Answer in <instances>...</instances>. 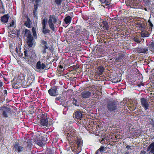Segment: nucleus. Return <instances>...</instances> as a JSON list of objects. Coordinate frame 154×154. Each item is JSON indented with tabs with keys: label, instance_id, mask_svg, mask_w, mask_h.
Returning a JSON list of instances; mask_svg holds the SVG:
<instances>
[{
	"label": "nucleus",
	"instance_id": "nucleus-11",
	"mask_svg": "<svg viewBox=\"0 0 154 154\" xmlns=\"http://www.w3.org/2000/svg\"><path fill=\"white\" fill-rule=\"evenodd\" d=\"M58 87L57 86L51 87L48 92L49 95L51 96L56 97L59 94Z\"/></svg>",
	"mask_w": 154,
	"mask_h": 154
},
{
	"label": "nucleus",
	"instance_id": "nucleus-2",
	"mask_svg": "<svg viewBox=\"0 0 154 154\" xmlns=\"http://www.w3.org/2000/svg\"><path fill=\"white\" fill-rule=\"evenodd\" d=\"M118 102L116 101H112L107 103L106 107L108 111L113 113L115 112H119Z\"/></svg>",
	"mask_w": 154,
	"mask_h": 154
},
{
	"label": "nucleus",
	"instance_id": "nucleus-44",
	"mask_svg": "<svg viewBox=\"0 0 154 154\" xmlns=\"http://www.w3.org/2000/svg\"><path fill=\"white\" fill-rule=\"evenodd\" d=\"M42 32L45 34L47 33H50V30L48 29H46V28L45 29H43L42 31Z\"/></svg>",
	"mask_w": 154,
	"mask_h": 154
},
{
	"label": "nucleus",
	"instance_id": "nucleus-33",
	"mask_svg": "<svg viewBox=\"0 0 154 154\" xmlns=\"http://www.w3.org/2000/svg\"><path fill=\"white\" fill-rule=\"evenodd\" d=\"M64 20V22L66 24H69L71 23L72 18L70 16H68L67 17H65Z\"/></svg>",
	"mask_w": 154,
	"mask_h": 154
},
{
	"label": "nucleus",
	"instance_id": "nucleus-46",
	"mask_svg": "<svg viewBox=\"0 0 154 154\" xmlns=\"http://www.w3.org/2000/svg\"><path fill=\"white\" fill-rule=\"evenodd\" d=\"M48 122H49V125H52L53 124V121L52 119L49 118V117L48 118Z\"/></svg>",
	"mask_w": 154,
	"mask_h": 154
},
{
	"label": "nucleus",
	"instance_id": "nucleus-49",
	"mask_svg": "<svg viewBox=\"0 0 154 154\" xmlns=\"http://www.w3.org/2000/svg\"><path fill=\"white\" fill-rule=\"evenodd\" d=\"M14 21L13 20L11 22L10 26L11 27H14Z\"/></svg>",
	"mask_w": 154,
	"mask_h": 154
},
{
	"label": "nucleus",
	"instance_id": "nucleus-22",
	"mask_svg": "<svg viewBox=\"0 0 154 154\" xmlns=\"http://www.w3.org/2000/svg\"><path fill=\"white\" fill-rule=\"evenodd\" d=\"M73 116L75 119H80L82 117V114L81 111L77 110L74 113Z\"/></svg>",
	"mask_w": 154,
	"mask_h": 154
},
{
	"label": "nucleus",
	"instance_id": "nucleus-63",
	"mask_svg": "<svg viewBox=\"0 0 154 154\" xmlns=\"http://www.w3.org/2000/svg\"><path fill=\"white\" fill-rule=\"evenodd\" d=\"M146 153V151H142L141 152V153L142 154H145Z\"/></svg>",
	"mask_w": 154,
	"mask_h": 154
},
{
	"label": "nucleus",
	"instance_id": "nucleus-42",
	"mask_svg": "<svg viewBox=\"0 0 154 154\" xmlns=\"http://www.w3.org/2000/svg\"><path fill=\"white\" fill-rule=\"evenodd\" d=\"M63 0H54V3L57 6L60 5L62 3Z\"/></svg>",
	"mask_w": 154,
	"mask_h": 154
},
{
	"label": "nucleus",
	"instance_id": "nucleus-55",
	"mask_svg": "<svg viewBox=\"0 0 154 154\" xmlns=\"http://www.w3.org/2000/svg\"><path fill=\"white\" fill-rule=\"evenodd\" d=\"M60 99H61V97H57L55 98L56 101H59Z\"/></svg>",
	"mask_w": 154,
	"mask_h": 154
},
{
	"label": "nucleus",
	"instance_id": "nucleus-59",
	"mask_svg": "<svg viewBox=\"0 0 154 154\" xmlns=\"http://www.w3.org/2000/svg\"><path fill=\"white\" fill-rule=\"evenodd\" d=\"M58 73L60 75H63V73L62 70L61 71L58 70Z\"/></svg>",
	"mask_w": 154,
	"mask_h": 154
},
{
	"label": "nucleus",
	"instance_id": "nucleus-9",
	"mask_svg": "<svg viewBox=\"0 0 154 154\" xmlns=\"http://www.w3.org/2000/svg\"><path fill=\"white\" fill-rule=\"evenodd\" d=\"M40 43L43 48V50L42 53L43 54H45L47 52V50H50L51 51V48L49 47L47 41L43 39H41L40 41Z\"/></svg>",
	"mask_w": 154,
	"mask_h": 154
},
{
	"label": "nucleus",
	"instance_id": "nucleus-62",
	"mask_svg": "<svg viewBox=\"0 0 154 154\" xmlns=\"http://www.w3.org/2000/svg\"><path fill=\"white\" fill-rule=\"evenodd\" d=\"M131 146H129V145H127L126 146V148L128 149H131Z\"/></svg>",
	"mask_w": 154,
	"mask_h": 154
},
{
	"label": "nucleus",
	"instance_id": "nucleus-20",
	"mask_svg": "<svg viewBox=\"0 0 154 154\" xmlns=\"http://www.w3.org/2000/svg\"><path fill=\"white\" fill-rule=\"evenodd\" d=\"M90 92L88 91H84L81 93V95L82 98H88L91 95Z\"/></svg>",
	"mask_w": 154,
	"mask_h": 154
},
{
	"label": "nucleus",
	"instance_id": "nucleus-61",
	"mask_svg": "<svg viewBox=\"0 0 154 154\" xmlns=\"http://www.w3.org/2000/svg\"><path fill=\"white\" fill-rule=\"evenodd\" d=\"M3 84V82L2 81H0V88L2 87Z\"/></svg>",
	"mask_w": 154,
	"mask_h": 154
},
{
	"label": "nucleus",
	"instance_id": "nucleus-36",
	"mask_svg": "<svg viewBox=\"0 0 154 154\" xmlns=\"http://www.w3.org/2000/svg\"><path fill=\"white\" fill-rule=\"evenodd\" d=\"M148 149V150L150 149L151 152H154V142L150 144Z\"/></svg>",
	"mask_w": 154,
	"mask_h": 154
},
{
	"label": "nucleus",
	"instance_id": "nucleus-23",
	"mask_svg": "<svg viewBox=\"0 0 154 154\" xmlns=\"http://www.w3.org/2000/svg\"><path fill=\"white\" fill-rule=\"evenodd\" d=\"M9 17V16L8 14L4 15L3 16L1 17V21L5 23H7L8 21Z\"/></svg>",
	"mask_w": 154,
	"mask_h": 154
},
{
	"label": "nucleus",
	"instance_id": "nucleus-12",
	"mask_svg": "<svg viewBox=\"0 0 154 154\" xmlns=\"http://www.w3.org/2000/svg\"><path fill=\"white\" fill-rule=\"evenodd\" d=\"M125 54L126 53L124 52L118 53L115 57L114 59L116 61H121L125 58Z\"/></svg>",
	"mask_w": 154,
	"mask_h": 154
},
{
	"label": "nucleus",
	"instance_id": "nucleus-50",
	"mask_svg": "<svg viewBox=\"0 0 154 154\" xmlns=\"http://www.w3.org/2000/svg\"><path fill=\"white\" fill-rule=\"evenodd\" d=\"M20 30H17V37H18L20 36Z\"/></svg>",
	"mask_w": 154,
	"mask_h": 154
},
{
	"label": "nucleus",
	"instance_id": "nucleus-3",
	"mask_svg": "<svg viewBox=\"0 0 154 154\" xmlns=\"http://www.w3.org/2000/svg\"><path fill=\"white\" fill-rule=\"evenodd\" d=\"M74 34L73 38L75 42L79 41H82L84 39L82 36L80 35L81 30H82L81 26H76L73 28Z\"/></svg>",
	"mask_w": 154,
	"mask_h": 154
},
{
	"label": "nucleus",
	"instance_id": "nucleus-14",
	"mask_svg": "<svg viewBox=\"0 0 154 154\" xmlns=\"http://www.w3.org/2000/svg\"><path fill=\"white\" fill-rule=\"evenodd\" d=\"M27 82L29 83V85H31L34 81L35 77L29 70L27 71Z\"/></svg>",
	"mask_w": 154,
	"mask_h": 154
},
{
	"label": "nucleus",
	"instance_id": "nucleus-54",
	"mask_svg": "<svg viewBox=\"0 0 154 154\" xmlns=\"http://www.w3.org/2000/svg\"><path fill=\"white\" fill-rule=\"evenodd\" d=\"M33 33V35L34 37L35 38H37V34H36V32H34V33Z\"/></svg>",
	"mask_w": 154,
	"mask_h": 154
},
{
	"label": "nucleus",
	"instance_id": "nucleus-17",
	"mask_svg": "<svg viewBox=\"0 0 154 154\" xmlns=\"http://www.w3.org/2000/svg\"><path fill=\"white\" fill-rule=\"evenodd\" d=\"M88 32L85 29H83L82 31L81 32L80 35L82 36L83 38L82 41H84L85 39H87L88 38Z\"/></svg>",
	"mask_w": 154,
	"mask_h": 154
},
{
	"label": "nucleus",
	"instance_id": "nucleus-47",
	"mask_svg": "<svg viewBox=\"0 0 154 154\" xmlns=\"http://www.w3.org/2000/svg\"><path fill=\"white\" fill-rule=\"evenodd\" d=\"M3 96L5 97L7 96V91L6 90H4L3 91Z\"/></svg>",
	"mask_w": 154,
	"mask_h": 154
},
{
	"label": "nucleus",
	"instance_id": "nucleus-25",
	"mask_svg": "<svg viewBox=\"0 0 154 154\" xmlns=\"http://www.w3.org/2000/svg\"><path fill=\"white\" fill-rule=\"evenodd\" d=\"M148 125L152 129L154 130V121L153 119L151 118L148 119Z\"/></svg>",
	"mask_w": 154,
	"mask_h": 154
},
{
	"label": "nucleus",
	"instance_id": "nucleus-24",
	"mask_svg": "<svg viewBox=\"0 0 154 154\" xmlns=\"http://www.w3.org/2000/svg\"><path fill=\"white\" fill-rule=\"evenodd\" d=\"M24 143L26 145V147H24L25 148H28L29 149H31L32 146V141L31 140L29 139L27 142L25 141Z\"/></svg>",
	"mask_w": 154,
	"mask_h": 154
},
{
	"label": "nucleus",
	"instance_id": "nucleus-64",
	"mask_svg": "<svg viewBox=\"0 0 154 154\" xmlns=\"http://www.w3.org/2000/svg\"><path fill=\"white\" fill-rule=\"evenodd\" d=\"M29 2V3H31L32 2H34V0H28Z\"/></svg>",
	"mask_w": 154,
	"mask_h": 154
},
{
	"label": "nucleus",
	"instance_id": "nucleus-21",
	"mask_svg": "<svg viewBox=\"0 0 154 154\" xmlns=\"http://www.w3.org/2000/svg\"><path fill=\"white\" fill-rule=\"evenodd\" d=\"M148 29H146L145 30H142L140 34L142 37H148L151 31H149Z\"/></svg>",
	"mask_w": 154,
	"mask_h": 154
},
{
	"label": "nucleus",
	"instance_id": "nucleus-18",
	"mask_svg": "<svg viewBox=\"0 0 154 154\" xmlns=\"http://www.w3.org/2000/svg\"><path fill=\"white\" fill-rule=\"evenodd\" d=\"M14 149L16 152H20L23 150V147L20 146L18 142H17L14 143Z\"/></svg>",
	"mask_w": 154,
	"mask_h": 154
},
{
	"label": "nucleus",
	"instance_id": "nucleus-5",
	"mask_svg": "<svg viewBox=\"0 0 154 154\" xmlns=\"http://www.w3.org/2000/svg\"><path fill=\"white\" fill-rule=\"evenodd\" d=\"M38 123V124L40 126H44L46 127H48V119L46 114H42L41 116L39 122Z\"/></svg>",
	"mask_w": 154,
	"mask_h": 154
},
{
	"label": "nucleus",
	"instance_id": "nucleus-31",
	"mask_svg": "<svg viewBox=\"0 0 154 154\" xmlns=\"http://www.w3.org/2000/svg\"><path fill=\"white\" fill-rule=\"evenodd\" d=\"M145 7L146 6L148 7V9L149 10H150L151 7L150 6V2L149 0H144Z\"/></svg>",
	"mask_w": 154,
	"mask_h": 154
},
{
	"label": "nucleus",
	"instance_id": "nucleus-6",
	"mask_svg": "<svg viewBox=\"0 0 154 154\" xmlns=\"http://www.w3.org/2000/svg\"><path fill=\"white\" fill-rule=\"evenodd\" d=\"M0 110L1 111L2 115L5 118L8 117L9 114H11V116L12 113H11V109L7 106L0 107Z\"/></svg>",
	"mask_w": 154,
	"mask_h": 154
},
{
	"label": "nucleus",
	"instance_id": "nucleus-52",
	"mask_svg": "<svg viewBox=\"0 0 154 154\" xmlns=\"http://www.w3.org/2000/svg\"><path fill=\"white\" fill-rule=\"evenodd\" d=\"M32 33L35 32H36V28L34 27H33L32 28Z\"/></svg>",
	"mask_w": 154,
	"mask_h": 154
},
{
	"label": "nucleus",
	"instance_id": "nucleus-16",
	"mask_svg": "<svg viewBox=\"0 0 154 154\" xmlns=\"http://www.w3.org/2000/svg\"><path fill=\"white\" fill-rule=\"evenodd\" d=\"M71 149L75 154H78L81 152L82 147L75 145L74 146L71 147Z\"/></svg>",
	"mask_w": 154,
	"mask_h": 154
},
{
	"label": "nucleus",
	"instance_id": "nucleus-19",
	"mask_svg": "<svg viewBox=\"0 0 154 154\" xmlns=\"http://www.w3.org/2000/svg\"><path fill=\"white\" fill-rule=\"evenodd\" d=\"M46 68H47L46 65L44 63L41 64L40 61H38L36 64V69H38L43 70Z\"/></svg>",
	"mask_w": 154,
	"mask_h": 154
},
{
	"label": "nucleus",
	"instance_id": "nucleus-53",
	"mask_svg": "<svg viewBox=\"0 0 154 154\" xmlns=\"http://www.w3.org/2000/svg\"><path fill=\"white\" fill-rule=\"evenodd\" d=\"M101 3V4H105L106 2V0H98Z\"/></svg>",
	"mask_w": 154,
	"mask_h": 154
},
{
	"label": "nucleus",
	"instance_id": "nucleus-57",
	"mask_svg": "<svg viewBox=\"0 0 154 154\" xmlns=\"http://www.w3.org/2000/svg\"><path fill=\"white\" fill-rule=\"evenodd\" d=\"M23 54L22 53L20 52L19 53V56L20 57H23Z\"/></svg>",
	"mask_w": 154,
	"mask_h": 154
},
{
	"label": "nucleus",
	"instance_id": "nucleus-34",
	"mask_svg": "<svg viewBox=\"0 0 154 154\" xmlns=\"http://www.w3.org/2000/svg\"><path fill=\"white\" fill-rule=\"evenodd\" d=\"M104 68L103 66H99L97 69L98 74L100 75H102L104 72Z\"/></svg>",
	"mask_w": 154,
	"mask_h": 154
},
{
	"label": "nucleus",
	"instance_id": "nucleus-8",
	"mask_svg": "<svg viewBox=\"0 0 154 154\" xmlns=\"http://www.w3.org/2000/svg\"><path fill=\"white\" fill-rule=\"evenodd\" d=\"M11 82L13 88L15 89L20 88L22 85V80L19 78L17 79L16 80L14 79Z\"/></svg>",
	"mask_w": 154,
	"mask_h": 154
},
{
	"label": "nucleus",
	"instance_id": "nucleus-43",
	"mask_svg": "<svg viewBox=\"0 0 154 154\" xmlns=\"http://www.w3.org/2000/svg\"><path fill=\"white\" fill-rule=\"evenodd\" d=\"M139 27L142 31L145 29L146 27V26L144 24H139Z\"/></svg>",
	"mask_w": 154,
	"mask_h": 154
},
{
	"label": "nucleus",
	"instance_id": "nucleus-29",
	"mask_svg": "<svg viewBox=\"0 0 154 154\" xmlns=\"http://www.w3.org/2000/svg\"><path fill=\"white\" fill-rule=\"evenodd\" d=\"M38 4L35 3L34 4V8L33 10V14L34 17L36 16V15H37V14L36 13V12H37V9L38 8Z\"/></svg>",
	"mask_w": 154,
	"mask_h": 154
},
{
	"label": "nucleus",
	"instance_id": "nucleus-10",
	"mask_svg": "<svg viewBox=\"0 0 154 154\" xmlns=\"http://www.w3.org/2000/svg\"><path fill=\"white\" fill-rule=\"evenodd\" d=\"M47 139L44 136H42L36 140V143L39 146H43L47 143Z\"/></svg>",
	"mask_w": 154,
	"mask_h": 154
},
{
	"label": "nucleus",
	"instance_id": "nucleus-38",
	"mask_svg": "<svg viewBox=\"0 0 154 154\" xmlns=\"http://www.w3.org/2000/svg\"><path fill=\"white\" fill-rule=\"evenodd\" d=\"M72 103L75 105V106H78L79 105V102L77 99L74 98H73Z\"/></svg>",
	"mask_w": 154,
	"mask_h": 154
},
{
	"label": "nucleus",
	"instance_id": "nucleus-27",
	"mask_svg": "<svg viewBox=\"0 0 154 154\" xmlns=\"http://www.w3.org/2000/svg\"><path fill=\"white\" fill-rule=\"evenodd\" d=\"M103 25V28L104 30H108L109 29V26L108 22L106 21H104L102 22Z\"/></svg>",
	"mask_w": 154,
	"mask_h": 154
},
{
	"label": "nucleus",
	"instance_id": "nucleus-7",
	"mask_svg": "<svg viewBox=\"0 0 154 154\" xmlns=\"http://www.w3.org/2000/svg\"><path fill=\"white\" fill-rule=\"evenodd\" d=\"M57 21L56 17L54 15H50L48 21L49 26L51 30L54 31L55 28L54 26V23H56Z\"/></svg>",
	"mask_w": 154,
	"mask_h": 154
},
{
	"label": "nucleus",
	"instance_id": "nucleus-56",
	"mask_svg": "<svg viewBox=\"0 0 154 154\" xmlns=\"http://www.w3.org/2000/svg\"><path fill=\"white\" fill-rule=\"evenodd\" d=\"M41 0H35V4H38V3L41 2Z\"/></svg>",
	"mask_w": 154,
	"mask_h": 154
},
{
	"label": "nucleus",
	"instance_id": "nucleus-15",
	"mask_svg": "<svg viewBox=\"0 0 154 154\" xmlns=\"http://www.w3.org/2000/svg\"><path fill=\"white\" fill-rule=\"evenodd\" d=\"M148 51V48L146 46H140L137 48L136 52L139 54H145Z\"/></svg>",
	"mask_w": 154,
	"mask_h": 154
},
{
	"label": "nucleus",
	"instance_id": "nucleus-32",
	"mask_svg": "<svg viewBox=\"0 0 154 154\" xmlns=\"http://www.w3.org/2000/svg\"><path fill=\"white\" fill-rule=\"evenodd\" d=\"M31 22L30 19L28 17L27 18V21H25L24 22V25L28 28H30L31 27Z\"/></svg>",
	"mask_w": 154,
	"mask_h": 154
},
{
	"label": "nucleus",
	"instance_id": "nucleus-26",
	"mask_svg": "<svg viewBox=\"0 0 154 154\" xmlns=\"http://www.w3.org/2000/svg\"><path fill=\"white\" fill-rule=\"evenodd\" d=\"M76 144L75 145L79 146L82 147L83 144V141L80 137H77L76 140Z\"/></svg>",
	"mask_w": 154,
	"mask_h": 154
},
{
	"label": "nucleus",
	"instance_id": "nucleus-4",
	"mask_svg": "<svg viewBox=\"0 0 154 154\" xmlns=\"http://www.w3.org/2000/svg\"><path fill=\"white\" fill-rule=\"evenodd\" d=\"M25 34L27 37V43L28 45L29 48L32 47L35 42V41L30 31L26 29L24 30Z\"/></svg>",
	"mask_w": 154,
	"mask_h": 154
},
{
	"label": "nucleus",
	"instance_id": "nucleus-41",
	"mask_svg": "<svg viewBox=\"0 0 154 154\" xmlns=\"http://www.w3.org/2000/svg\"><path fill=\"white\" fill-rule=\"evenodd\" d=\"M105 7L106 8H107L108 9H109L112 7H114V5L113 4L111 3H109L105 5Z\"/></svg>",
	"mask_w": 154,
	"mask_h": 154
},
{
	"label": "nucleus",
	"instance_id": "nucleus-35",
	"mask_svg": "<svg viewBox=\"0 0 154 154\" xmlns=\"http://www.w3.org/2000/svg\"><path fill=\"white\" fill-rule=\"evenodd\" d=\"M75 131L74 129H72L71 131H70L69 133H68L67 136H69V137H70L74 136L75 135Z\"/></svg>",
	"mask_w": 154,
	"mask_h": 154
},
{
	"label": "nucleus",
	"instance_id": "nucleus-1",
	"mask_svg": "<svg viewBox=\"0 0 154 154\" xmlns=\"http://www.w3.org/2000/svg\"><path fill=\"white\" fill-rule=\"evenodd\" d=\"M24 50L23 58L25 60L26 62L30 63H35L37 58L34 51L28 48Z\"/></svg>",
	"mask_w": 154,
	"mask_h": 154
},
{
	"label": "nucleus",
	"instance_id": "nucleus-60",
	"mask_svg": "<svg viewBox=\"0 0 154 154\" xmlns=\"http://www.w3.org/2000/svg\"><path fill=\"white\" fill-rule=\"evenodd\" d=\"M47 154H54L52 151L50 150L47 152Z\"/></svg>",
	"mask_w": 154,
	"mask_h": 154
},
{
	"label": "nucleus",
	"instance_id": "nucleus-48",
	"mask_svg": "<svg viewBox=\"0 0 154 154\" xmlns=\"http://www.w3.org/2000/svg\"><path fill=\"white\" fill-rule=\"evenodd\" d=\"M150 47L151 48V49H152V51H154V42H152L150 44Z\"/></svg>",
	"mask_w": 154,
	"mask_h": 154
},
{
	"label": "nucleus",
	"instance_id": "nucleus-37",
	"mask_svg": "<svg viewBox=\"0 0 154 154\" xmlns=\"http://www.w3.org/2000/svg\"><path fill=\"white\" fill-rule=\"evenodd\" d=\"M47 19L46 17H45L42 20V29H45L46 28V24L47 23Z\"/></svg>",
	"mask_w": 154,
	"mask_h": 154
},
{
	"label": "nucleus",
	"instance_id": "nucleus-13",
	"mask_svg": "<svg viewBox=\"0 0 154 154\" xmlns=\"http://www.w3.org/2000/svg\"><path fill=\"white\" fill-rule=\"evenodd\" d=\"M140 100L142 106L144 108L145 110L146 111L149 107V105L147 101V99L144 98H142L140 99Z\"/></svg>",
	"mask_w": 154,
	"mask_h": 154
},
{
	"label": "nucleus",
	"instance_id": "nucleus-39",
	"mask_svg": "<svg viewBox=\"0 0 154 154\" xmlns=\"http://www.w3.org/2000/svg\"><path fill=\"white\" fill-rule=\"evenodd\" d=\"M89 17L91 19V20L92 21L95 20L97 18L95 14L94 13H92V14L91 15V16H89Z\"/></svg>",
	"mask_w": 154,
	"mask_h": 154
},
{
	"label": "nucleus",
	"instance_id": "nucleus-28",
	"mask_svg": "<svg viewBox=\"0 0 154 154\" xmlns=\"http://www.w3.org/2000/svg\"><path fill=\"white\" fill-rule=\"evenodd\" d=\"M141 38L140 37L136 35L135 37L132 38V40L136 42L138 44L140 43L141 42Z\"/></svg>",
	"mask_w": 154,
	"mask_h": 154
},
{
	"label": "nucleus",
	"instance_id": "nucleus-30",
	"mask_svg": "<svg viewBox=\"0 0 154 154\" xmlns=\"http://www.w3.org/2000/svg\"><path fill=\"white\" fill-rule=\"evenodd\" d=\"M153 22L151 20L150 18H149L148 21V25L149 26V27L148 29V30L149 31H152V28H153V25L152 24Z\"/></svg>",
	"mask_w": 154,
	"mask_h": 154
},
{
	"label": "nucleus",
	"instance_id": "nucleus-51",
	"mask_svg": "<svg viewBox=\"0 0 154 154\" xmlns=\"http://www.w3.org/2000/svg\"><path fill=\"white\" fill-rule=\"evenodd\" d=\"M111 0H106V2L105 3L106 4H107L109 3H111Z\"/></svg>",
	"mask_w": 154,
	"mask_h": 154
},
{
	"label": "nucleus",
	"instance_id": "nucleus-58",
	"mask_svg": "<svg viewBox=\"0 0 154 154\" xmlns=\"http://www.w3.org/2000/svg\"><path fill=\"white\" fill-rule=\"evenodd\" d=\"M83 120H81V119H80L79 121V122H80V124H85V123H84L83 122H82V121Z\"/></svg>",
	"mask_w": 154,
	"mask_h": 154
},
{
	"label": "nucleus",
	"instance_id": "nucleus-45",
	"mask_svg": "<svg viewBox=\"0 0 154 154\" xmlns=\"http://www.w3.org/2000/svg\"><path fill=\"white\" fill-rule=\"evenodd\" d=\"M4 127L3 125H0V133H3L4 131Z\"/></svg>",
	"mask_w": 154,
	"mask_h": 154
},
{
	"label": "nucleus",
	"instance_id": "nucleus-40",
	"mask_svg": "<svg viewBox=\"0 0 154 154\" xmlns=\"http://www.w3.org/2000/svg\"><path fill=\"white\" fill-rule=\"evenodd\" d=\"M104 149V146H101L100 148L97 150L95 154H98L99 152H101L103 151Z\"/></svg>",
	"mask_w": 154,
	"mask_h": 154
}]
</instances>
